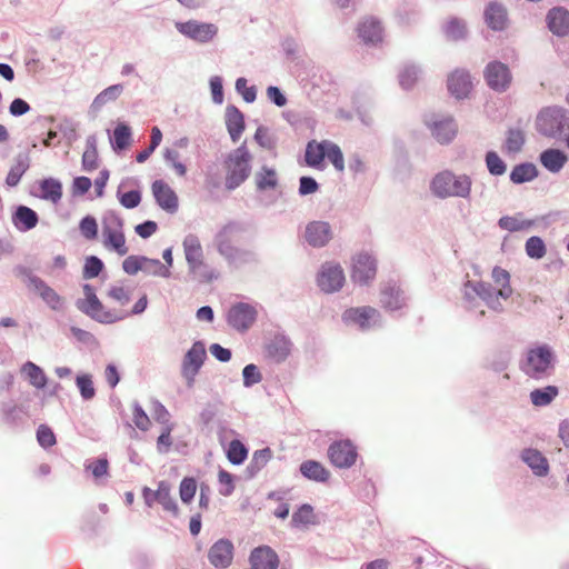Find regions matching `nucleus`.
I'll use <instances>...</instances> for the list:
<instances>
[{
	"instance_id": "1",
	"label": "nucleus",
	"mask_w": 569,
	"mask_h": 569,
	"mask_svg": "<svg viewBox=\"0 0 569 569\" xmlns=\"http://www.w3.org/2000/svg\"><path fill=\"white\" fill-rule=\"evenodd\" d=\"M557 357L548 345H539L527 351L520 361V370L529 378L541 380L552 375Z\"/></svg>"
},
{
	"instance_id": "2",
	"label": "nucleus",
	"mask_w": 569,
	"mask_h": 569,
	"mask_svg": "<svg viewBox=\"0 0 569 569\" xmlns=\"http://www.w3.org/2000/svg\"><path fill=\"white\" fill-rule=\"evenodd\" d=\"M471 186L472 182L469 176H457L450 170L437 173L430 182L432 193L441 199L451 197L468 198L471 192Z\"/></svg>"
},
{
	"instance_id": "3",
	"label": "nucleus",
	"mask_w": 569,
	"mask_h": 569,
	"mask_svg": "<svg viewBox=\"0 0 569 569\" xmlns=\"http://www.w3.org/2000/svg\"><path fill=\"white\" fill-rule=\"evenodd\" d=\"M251 154L243 142L236 150L230 152L224 161L226 187L230 190L239 187L251 172Z\"/></svg>"
},
{
	"instance_id": "4",
	"label": "nucleus",
	"mask_w": 569,
	"mask_h": 569,
	"mask_svg": "<svg viewBox=\"0 0 569 569\" xmlns=\"http://www.w3.org/2000/svg\"><path fill=\"white\" fill-rule=\"evenodd\" d=\"M188 273L198 283H210L220 276L216 262L206 251H184Z\"/></svg>"
},
{
	"instance_id": "5",
	"label": "nucleus",
	"mask_w": 569,
	"mask_h": 569,
	"mask_svg": "<svg viewBox=\"0 0 569 569\" xmlns=\"http://www.w3.org/2000/svg\"><path fill=\"white\" fill-rule=\"evenodd\" d=\"M568 122V110L559 107H548L537 116L536 128L543 136L556 137L562 132Z\"/></svg>"
},
{
	"instance_id": "6",
	"label": "nucleus",
	"mask_w": 569,
	"mask_h": 569,
	"mask_svg": "<svg viewBox=\"0 0 569 569\" xmlns=\"http://www.w3.org/2000/svg\"><path fill=\"white\" fill-rule=\"evenodd\" d=\"M207 359L204 342L197 340L184 353L181 361L180 373L186 381L188 388L193 387L196 377L202 368Z\"/></svg>"
},
{
	"instance_id": "7",
	"label": "nucleus",
	"mask_w": 569,
	"mask_h": 569,
	"mask_svg": "<svg viewBox=\"0 0 569 569\" xmlns=\"http://www.w3.org/2000/svg\"><path fill=\"white\" fill-rule=\"evenodd\" d=\"M377 258L369 251H360L352 258L351 280L359 286H368L377 274Z\"/></svg>"
},
{
	"instance_id": "8",
	"label": "nucleus",
	"mask_w": 569,
	"mask_h": 569,
	"mask_svg": "<svg viewBox=\"0 0 569 569\" xmlns=\"http://www.w3.org/2000/svg\"><path fill=\"white\" fill-rule=\"evenodd\" d=\"M463 296L469 302H472L476 297H479L491 310L496 312H501L503 310L502 303L500 302L501 297L488 282L468 280L465 283Z\"/></svg>"
},
{
	"instance_id": "9",
	"label": "nucleus",
	"mask_w": 569,
	"mask_h": 569,
	"mask_svg": "<svg viewBox=\"0 0 569 569\" xmlns=\"http://www.w3.org/2000/svg\"><path fill=\"white\" fill-rule=\"evenodd\" d=\"M317 286L325 293L339 291L346 281L343 269L339 263L326 262L317 273Z\"/></svg>"
},
{
	"instance_id": "10",
	"label": "nucleus",
	"mask_w": 569,
	"mask_h": 569,
	"mask_svg": "<svg viewBox=\"0 0 569 569\" xmlns=\"http://www.w3.org/2000/svg\"><path fill=\"white\" fill-rule=\"evenodd\" d=\"M380 312L369 306L350 308L342 313V321L346 325L358 326L361 330H369L381 326Z\"/></svg>"
},
{
	"instance_id": "11",
	"label": "nucleus",
	"mask_w": 569,
	"mask_h": 569,
	"mask_svg": "<svg viewBox=\"0 0 569 569\" xmlns=\"http://www.w3.org/2000/svg\"><path fill=\"white\" fill-rule=\"evenodd\" d=\"M257 310L247 302L232 305L227 312V323L239 332H246L257 319Z\"/></svg>"
},
{
	"instance_id": "12",
	"label": "nucleus",
	"mask_w": 569,
	"mask_h": 569,
	"mask_svg": "<svg viewBox=\"0 0 569 569\" xmlns=\"http://www.w3.org/2000/svg\"><path fill=\"white\" fill-rule=\"evenodd\" d=\"M328 457L335 467L348 469L356 463L358 452L351 440H336L328 448Z\"/></svg>"
},
{
	"instance_id": "13",
	"label": "nucleus",
	"mask_w": 569,
	"mask_h": 569,
	"mask_svg": "<svg viewBox=\"0 0 569 569\" xmlns=\"http://www.w3.org/2000/svg\"><path fill=\"white\" fill-rule=\"evenodd\" d=\"M483 78L488 87L497 92L507 91L512 81L509 67L500 61L489 62L483 70Z\"/></svg>"
},
{
	"instance_id": "14",
	"label": "nucleus",
	"mask_w": 569,
	"mask_h": 569,
	"mask_svg": "<svg viewBox=\"0 0 569 569\" xmlns=\"http://www.w3.org/2000/svg\"><path fill=\"white\" fill-rule=\"evenodd\" d=\"M292 341L284 332H276L263 346L264 357L273 363L284 362L291 353Z\"/></svg>"
},
{
	"instance_id": "15",
	"label": "nucleus",
	"mask_w": 569,
	"mask_h": 569,
	"mask_svg": "<svg viewBox=\"0 0 569 569\" xmlns=\"http://www.w3.org/2000/svg\"><path fill=\"white\" fill-rule=\"evenodd\" d=\"M176 28L181 34L200 43L210 42L218 34V27L216 24L197 20L176 22Z\"/></svg>"
},
{
	"instance_id": "16",
	"label": "nucleus",
	"mask_w": 569,
	"mask_h": 569,
	"mask_svg": "<svg viewBox=\"0 0 569 569\" xmlns=\"http://www.w3.org/2000/svg\"><path fill=\"white\" fill-rule=\"evenodd\" d=\"M380 303L388 311H397L406 306L407 296L397 281L389 280L380 287Z\"/></svg>"
},
{
	"instance_id": "17",
	"label": "nucleus",
	"mask_w": 569,
	"mask_h": 569,
	"mask_svg": "<svg viewBox=\"0 0 569 569\" xmlns=\"http://www.w3.org/2000/svg\"><path fill=\"white\" fill-rule=\"evenodd\" d=\"M76 307L100 323L109 325L123 319L122 316H118L114 311L107 310L99 298L91 299V301H76Z\"/></svg>"
},
{
	"instance_id": "18",
	"label": "nucleus",
	"mask_w": 569,
	"mask_h": 569,
	"mask_svg": "<svg viewBox=\"0 0 569 569\" xmlns=\"http://www.w3.org/2000/svg\"><path fill=\"white\" fill-rule=\"evenodd\" d=\"M126 239L123 234V223L116 216L106 217L102 221V243L104 247L121 249Z\"/></svg>"
},
{
	"instance_id": "19",
	"label": "nucleus",
	"mask_w": 569,
	"mask_h": 569,
	"mask_svg": "<svg viewBox=\"0 0 569 569\" xmlns=\"http://www.w3.org/2000/svg\"><path fill=\"white\" fill-rule=\"evenodd\" d=\"M234 547L231 540L221 538L208 551L209 562L217 569L228 568L233 560Z\"/></svg>"
},
{
	"instance_id": "20",
	"label": "nucleus",
	"mask_w": 569,
	"mask_h": 569,
	"mask_svg": "<svg viewBox=\"0 0 569 569\" xmlns=\"http://www.w3.org/2000/svg\"><path fill=\"white\" fill-rule=\"evenodd\" d=\"M447 88L451 96L457 99L468 98L473 89L469 71L465 69L453 70L447 79Z\"/></svg>"
},
{
	"instance_id": "21",
	"label": "nucleus",
	"mask_w": 569,
	"mask_h": 569,
	"mask_svg": "<svg viewBox=\"0 0 569 569\" xmlns=\"http://www.w3.org/2000/svg\"><path fill=\"white\" fill-rule=\"evenodd\" d=\"M229 268L236 271H250L258 267L260 263L259 257L256 251H219Z\"/></svg>"
},
{
	"instance_id": "22",
	"label": "nucleus",
	"mask_w": 569,
	"mask_h": 569,
	"mask_svg": "<svg viewBox=\"0 0 569 569\" xmlns=\"http://www.w3.org/2000/svg\"><path fill=\"white\" fill-rule=\"evenodd\" d=\"M250 565L253 569H277L279 557L269 546H259L250 553Z\"/></svg>"
},
{
	"instance_id": "23",
	"label": "nucleus",
	"mask_w": 569,
	"mask_h": 569,
	"mask_svg": "<svg viewBox=\"0 0 569 569\" xmlns=\"http://www.w3.org/2000/svg\"><path fill=\"white\" fill-rule=\"evenodd\" d=\"M152 193L157 203L166 211L173 213L178 209V197L176 192L162 180L152 183Z\"/></svg>"
},
{
	"instance_id": "24",
	"label": "nucleus",
	"mask_w": 569,
	"mask_h": 569,
	"mask_svg": "<svg viewBox=\"0 0 569 569\" xmlns=\"http://www.w3.org/2000/svg\"><path fill=\"white\" fill-rule=\"evenodd\" d=\"M331 239V228L328 222L313 221L306 228V240L312 247H323Z\"/></svg>"
},
{
	"instance_id": "25",
	"label": "nucleus",
	"mask_w": 569,
	"mask_h": 569,
	"mask_svg": "<svg viewBox=\"0 0 569 569\" xmlns=\"http://www.w3.org/2000/svg\"><path fill=\"white\" fill-rule=\"evenodd\" d=\"M521 460L531 469L535 476L545 477L549 472L547 458L537 449L526 448L521 451Z\"/></svg>"
},
{
	"instance_id": "26",
	"label": "nucleus",
	"mask_w": 569,
	"mask_h": 569,
	"mask_svg": "<svg viewBox=\"0 0 569 569\" xmlns=\"http://www.w3.org/2000/svg\"><path fill=\"white\" fill-rule=\"evenodd\" d=\"M33 291L39 295L43 302L54 311H60L63 308L62 297L48 286L42 279H33Z\"/></svg>"
},
{
	"instance_id": "27",
	"label": "nucleus",
	"mask_w": 569,
	"mask_h": 569,
	"mask_svg": "<svg viewBox=\"0 0 569 569\" xmlns=\"http://www.w3.org/2000/svg\"><path fill=\"white\" fill-rule=\"evenodd\" d=\"M547 23L549 30L559 37L569 32V11L563 8H553L548 12Z\"/></svg>"
},
{
	"instance_id": "28",
	"label": "nucleus",
	"mask_w": 569,
	"mask_h": 569,
	"mask_svg": "<svg viewBox=\"0 0 569 569\" xmlns=\"http://www.w3.org/2000/svg\"><path fill=\"white\" fill-rule=\"evenodd\" d=\"M226 126L233 142H237L244 131V118L242 112L231 106L226 110Z\"/></svg>"
},
{
	"instance_id": "29",
	"label": "nucleus",
	"mask_w": 569,
	"mask_h": 569,
	"mask_svg": "<svg viewBox=\"0 0 569 569\" xmlns=\"http://www.w3.org/2000/svg\"><path fill=\"white\" fill-rule=\"evenodd\" d=\"M432 136L440 143L450 142L457 134L458 128L455 120L451 117L445 118L439 121H433L430 126Z\"/></svg>"
},
{
	"instance_id": "30",
	"label": "nucleus",
	"mask_w": 569,
	"mask_h": 569,
	"mask_svg": "<svg viewBox=\"0 0 569 569\" xmlns=\"http://www.w3.org/2000/svg\"><path fill=\"white\" fill-rule=\"evenodd\" d=\"M1 412L4 422L11 428H22L28 422L27 412L19 406L11 402L1 405Z\"/></svg>"
},
{
	"instance_id": "31",
	"label": "nucleus",
	"mask_w": 569,
	"mask_h": 569,
	"mask_svg": "<svg viewBox=\"0 0 569 569\" xmlns=\"http://www.w3.org/2000/svg\"><path fill=\"white\" fill-rule=\"evenodd\" d=\"M382 27L379 21L373 18L363 19L359 27V37L368 43H378L382 40Z\"/></svg>"
},
{
	"instance_id": "32",
	"label": "nucleus",
	"mask_w": 569,
	"mask_h": 569,
	"mask_svg": "<svg viewBox=\"0 0 569 569\" xmlns=\"http://www.w3.org/2000/svg\"><path fill=\"white\" fill-rule=\"evenodd\" d=\"M487 24L493 30H502L508 23L507 10L503 6L491 2L485 11Z\"/></svg>"
},
{
	"instance_id": "33",
	"label": "nucleus",
	"mask_w": 569,
	"mask_h": 569,
	"mask_svg": "<svg viewBox=\"0 0 569 569\" xmlns=\"http://www.w3.org/2000/svg\"><path fill=\"white\" fill-rule=\"evenodd\" d=\"M300 473L308 480L316 482H326L330 477V472L322 463L316 460H306L299 467Z\"/></svg>"
},
{
	"instance_id": "34",
	"label": "nucleus",
	"mask_w": 569,
	"mask_h": 569,
	"mask_svg": "<svg viewBox=\"0 0 569 569\" xmlns=\"http://www.w3.org/2000/svg\"><path fill=\"white\" fill-rule=\"evenodd\" d=\"M541 164L550 172H559L568 161L567 154L559 149H547L539 158Z\"/></svg>"
},
{
	"instance_id": "35",
	"label": "nucleus",
	"mask_w": 569,
	"mask_h": 569,
	"mask_svg": "<svg viewBox=\"0 0 569 569\" xmlns=\"http://www.w3.org/2000/svg\"><path fill=\"white\" fill-rule=\"evenodd\" d=\"M328 140L317 142L315 140L308 142L305 159L309 167L320 168L326 158Z\"/></svg>"
},
{
	"instance_id": "36",
	"label": "nucleus",
	"mask_w": 569,
	"mask_h": 569,
	"mask_svg": "<svg viewBox=\"0 0 569 569\" xmlns=\"http://www.w3.org/2000/svg\"><path fill=\"white\" fill-rule=\"evenodd\" d=\"M40 198L58 203L62 198V184L58 179L46 178L39 181Z\"/></svg>"
},
{
	"instance_id": "37",
	"label": "nucleus",
	"mask_w": 569,
	"mask_h": 569,
	"mask_svg": "<svg viewBox=\"0 0 569 569\" xmlns=\"http://www.w3.org/2000/svg\"><path fill=\"white\" fill-rule=\"evenodd\" d=\"M272 458V451L269 447L256 450L247 466L246 472L249 478H253Z\"/></svg>"
},
{
	"instance_id": "38",
	"label": "nucleus",
	"mask_w": 569,
	"mask_h": 569,
	"mask_svg": "<svg viewBox=\"0 0 569 569\" xmlns=\"http://www.w3.org/2000/svg\"><path fill=\"white\" fill-rule=\"evenodd\" d=\"M158 499L163 510L171 512L174 517L179 513V508L176 499L171 496V488L169 482L162 480L158 485Z\"/></svg>"
},
{
	"instance_id": "39",
	"label": "nucleus",
	"mask_w": 569,
	"mask_h": 569,
	"mask_svg": "<svg viewBox=\"0 0 569 569\" xmlns=\"http://www.w3.org/2000/svg\"><path fill=\"white\" fill-rule=\"evenodd\" d=\"M491 277L493 282L500 287L498 295L501 297V299H509L513 292L510 286V273L501 267L496 266L492 269Z\"/></svg>"
},
{
	"instance_id": "40",
	"label": "nucleus",
	"mask_w": 569,
	"mask_h": 569,
	"mask_svg": "<svg viewBox=\"0 0 569 569\" xmlns=\"http://www.w3.org/2000/svg\"><path fill=\"white\" fill-rule=\"evenodd\" d=\"M13 221L18 228L29 230L37 226L38 216L32 209L20 206L16 211Z\"/></svg>"
},
{
	"instance_id": "41",
	"label": "nucleus",
	"mask_w": 569,
	"mask_h": 569,
	"mask_svg": "<svg viewBox=\"0 0 569 569\" xmlns=\"http://www.w3.org/2000/svg\"><path fill=\"white\" fill-rule=\"evenodd\" d=\"M538 176V170L532 163H521L516 166L511 173L510 180L513 183H523L533 180Z\"/></svg>"
},
{
	"instance_id": "42",
	"label": "nucleus",
	"mask_w": 569,
	"mask_h": 569,
	"mask_svg": "<svg viewBox=\"0 0 569 569\" xmlns=\"http://www.w3.org/2000/svg\"><path fill=\"white\" fill-rule=\"evenodd\" d=\"M22 372L26 375L29 382L33 387H36L38 389L44 388V386L47 383V377H46L43 370L39 366H37L36 363H33L31 361H28L23 365Z\"/></svg>"
},
{
	"instance_id": "43",
	"label": "nucleus",
	"mask_w": 569,
	"mask_h": 569,
	"mask_svg": "<svg viewBox=\"0 0 569 569\" xmlns=\"http://www.w3.org/2000/svg\"><path fill=\"white\" fill-rule=\"evenodd\" d=\"M315 523L313 508L309 503L301 505L291 517V527L300 528Z\"/></svg>"
},
{
	"instance_id": "44",
	"label": "nucleus",
	"mask_w": 569,
	"mask_h": 569,
	"mask_svg": "<svg viewBox=\"0 0 569 569\" xmlns=\"http://www.w3.org/2000/svg\"><path fill=\"white\" fill-rule=\"evenodd\" d=\"M558 396V388L556 386H547L538 388L530 392L531 402L537 407L549 405Z\"/></svg>"
},
{
	"instance_id": "45",
	"label": "nucleus",
	"mask_w": 569,
	"mask_h": 569,
	"mask_svg": "<svg viewBox=\"0 0 569 569\" xmlns=\"http://www.w3.org/2000/svg\"><path fill=\"white\" fill-rule=\"evenodd\" d=\"M248 457L247 447L238 439L230 441L227 449V458L234 466L242 465Z\"/></svg>"
},
{
	"instance_id": "46",
	"label": "nucleus",
	"mask_w": 569,
	"mask_h": 569,
	"mask_svg": "<svg viewBox=\"0 0 569 569\" xmlns=\"http://www.w3.org/2000/svg\"><path fill=\"white\" fill-rule=\"evenodd\" d=\"M256 184L259 190L274 189L278 184L276 170L262 167L256 174Z\"/></svg>"
},
{
	"instance_id": "47",
	"label": "nucleus",
	"mask_w": 569,
	"mask_h": 569,
	"mask_svg": "<svg viewBox=\"0 0 569 569\" xmlns=\"http://www.w3.org/2000/svg\"><path fill=\"white\" fill-rule=\"evenodd\" d=\"M525 133L520 129H509L505 142V149L508 153L519 152L525 144Z\"/></svg>"
},
{
	"instance_id": "48",
	"label": "nucleus",
	"mask_w": 569,
	"mask_h": 569,
	"mask_svg": "<svg viewBox=\"0 0 569 569\" xmlns=\"http://www.w3.org/2000/svg\"><path fill=\"white\" fill-rule=\"evenodd\" d=\"M500 228L509 231H519L528 229L532 226V222L526 219H522L520 214L517 216H506L499 219Z\"/></svg>"
},
{
	"instance_id": "49",
	"label": "nucleus",
	"mask_w": 569,
	"mask_h": 569,
	"mask_svg": "<svg viewBox=\"0 0 569 569\" xmlns=\"http://www.w3.org/2000/svg\"><path fill=\"white\" fill-rule=\"evenodd\" d=\"M131 143V130L124 123H119L113 131V148L123 150Z\"/></svg>"
},
{
	"instance_id": "50",
	"label": "nucleus",
	"mask_w": 569,
	"mask_h": 569,
	"mask_svg": "<svg viewBox=\"0 0 569 569\" xmlns=\"http://www.w3.org/2000/svg\"><path fill=\"white\" fill-rule=\"evenodd\" d=\"M76 385L83 400H91L96 396L92 376L89 373L78 375Z\"/></svg>"
},
{
	"instance_id": "51",
	"label": "nucleus",
	"mask_w": 569,
	"mask_h": 569,
	"mask_svg": "<svg viewBox=\"0 0 569 569\" xmlns=\"http://www.w3.org/2000/svg\"><path fill=\"white\" fill-rule=\"evenodd\" d=\"M99 167L98 150L93 142H88L82 154V168L84 171L91 172Z\"/></svg>"
},
{
	"instance_id": "52",
	"label": "nucleus",
	"mask_w": 569,
	"mask_h": 569,
	"mask_svg": "<svg viewBox=\"0 0 569 569\" xmlns=\"http://www.w3.org/2000/svg\"><path fill=\"white\" fill-rule=\"evenodd\" d=\"M197 492V481L192 477H184L179 486L180 499L183 503H190Z\"/></svg>"
},
{
	"instance_id": "53",
	"label": "nucleus",
	"mask_w": 569,
	"mask_h": 569,
	"mask_svg": "<svg viewBox=\"0 0 569 569\" xmlns=\"http://www.w3.org/2000/svg\"><path fill=\"white\" fill-rule=\"evenodd\" d=\"M148 267V258L140 256H130L124 259L122 269L126 273L133 276L138 271H146Z\"/></svg>"
},
{
	"instance_id": "54",
	"label": "nucleus",
	"mask_w": 569,
	"mask_h": 569,
	"mask_svg": "<svg viewBox=\"0 0 569 569\" xmlns=\"http://www.w3.org/2000/svg\"><path fill=\"white\" fill-rule=\"evenodd\" d=\"M326 158L332 163L336 170L342 172L345 170V159L338 144L328 140L326 149Z\"/></svg>"
},
{
	"instance_id": "55",
	"label": "nucleus",
	"mask_w": 569,
	"mask_h": 569,
	"mask_svg": "<svg viewBox=\"0 0 569 569\" xmlns=\"http://www.w3.org/2000/svg\"><path fill=\"white\" fill-rule=\"evenodd\" d=\"M103 267L104 264L100 258L90 256L86 259L82 276L84 279L96 278L103 270Z\"/></svg>"
},
{
	"instance_id": "56",
	"label": "nucleus",
	"mask_w": 569,
	"mask_h": 569,
	"mask_svg": "<svg viewBox=\"0 0 569 569\" xmlns=\"http://www.w3.org/2000/svg\"><path fill=\"white\" fill-rule=\"evenodd\" d=\"M29 164L27 160H18L14 166L11 167L10 171L7 174L6 183L9 187H16L21 177L24 174V172L28 170Z\"/></svg>"
},
{
	"instance_id": "57",
	"label": "nucleus",
	"mask_w": 569,
	"mask_h": 569,
	"mask_svg": "<svg viewBox=\"0 0 569 569\" xmlns=\"http://www.w3.org/2000/svg\"><path fill=\"white\" fill-rule=\"evenodd\" d=\"M37 440L43 449L51 448L56 445L57 439L53 430L47 425H40L37 429Z\"/></svg>"
},
{
	"instance_id": "58",
	"label": "nucleus",
	"mask_w": 569,
	"mask_h": 569,
	"mask_svg": "<svg viewBox=\"0 0 569 569\" xmlns=\"http://www.w3.org/2000/svg\"><path fill=\"white\" fill-rule=\"evenodd\" d=\"M243 386L250 388L262 380V375L253 363L247 365L242 370Z\"/></svg>"
},
{
	"instance_id": "59",
	"label": "nucleus",
	"mask_w": 569,
	"mask_h": 569,
	"mask_svg": "<svg viewBox=\"0 0 569 569\" xmlns=\"http://www.w3.org/2000/svg\"><path fill=\"white\" fill-rule=\"evenodd\" d=\"M132 409L134 426L141 431H147L150 426V419L144 409L138 401H133Z\"/></svg>"
},
{
	"instance_id": "60",
	"label": "nucleus",
	"mask_w": 569,
	"mask_h": 569,
	"mask_svg": "<svg viewBox=\"0 0 569 569\" xmlns=\"http://www.w3.org/2000/svg\"><path fill=\"white\" fill-rule=\"evenodd\" d=\"M486 163L491 174L501 176L506 172V164L501 158L495 152L489 151L486 156Z\"/></svg>"
},
{
	"instance_id": "61",
	"label": "nucleus",
	"mask_w": 569,
	"mask_h": 569,
	"mask_svg": "<svg viewBox=\"0 0 569 569\" xmlns=\"http://www.w3.org/2000/svg\"><path fill=\"white\" fill-rule=\"evenodd\" d=\"M79 228L81 234L88 240H93L98 236V223L96 219L91 216L84 217L80 221Z\"/></svg>"
},
{
	"instance_id": "62",
	"label": "nucleus",
	"mask_w": 569,
	"mask_h": 569,
	"mask_svg": "<svg viewBox=\"0 0 569 569\" xmlns=\"http://www.w3.org/2000/svg\"><path fill=\"white\" fill-rule=\"evenodd\" d=\"M218 480L221 485L219 493L223 497L231 496L234 491L233 476L230 472L220 469L218 473Z\"/></svg>"
},
{
	"instance_id": "63",
	"label": "nucleus",
	"mask_w": 569,
	"mask_h": 569,
	"mask_svg": "<svg viewBox=\"0 0 569 569\" xmlns=\"http://www.w3.org/2000/svg\"><path fill=\"white\" fill-rule=\"evenodd\" d=\"M123 88L121 84H113L101 91L94 102L98 104H104L109 101L116 100L122 92Z\"/></svg>"
},
{
	"instance_id": "64",
	"label": "nucleus",
	"mask_w": 569,
	"mask_h": 569,
	"mask_svg": "<svg viewBox=\"0 0 569 569\" xmlns=\"http://www.w3.org/2000/svg\"><path fill=\"white\" fill-rule=\"evenodd\" d=\"M254 140L257 143L268 150H273L276 148L274 139L269 134V131L264 127H259L254 133Z\"/></svg>"
}]
</instances>
